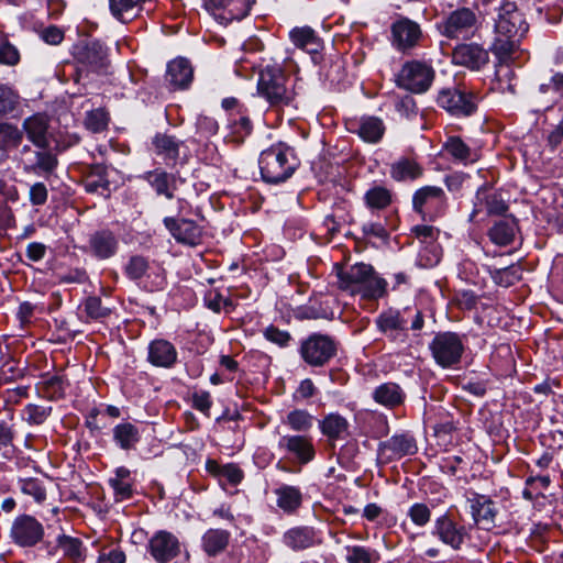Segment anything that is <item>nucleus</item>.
Here are the masks:
<instances>
[{"mask_svg": "<svg viewBox=\"0 0 563 563\" xmlns=\"http://www.w3.org/2000/svg\"><path fill=\"white\" fill-rule=\"evenodd\" d=\"M528 30L529 24L515 2L506 1L499 7L494 24L495 36L489 45V51L499 62L496 66V77L499 78L503 71L508 75L510 70L505 64L511 58L518 42Z\"/></svg>", "mask_w": 563, "mask_h": 563, "instance_id": "obj_1", "label": "nucleus"}, {"mask_svg": "<svg viewBox=\"0 0 563 563\" xmlns=\"http://www.w3.org/2000/svg\"><path fill=\"white\" fill-rule=\"evenodd\" d=\"M339 287L363 299H378L386 294L387 282L378 276L373 266L356 263L338 273Z\"/></svg>", "mask_w": 563, "mask_h": 563, "instance_id": "obj_2", "label": "nucleus"}, {"mask_svg": "<svg viewBox=\"0 0 563 563\" xmlns=\"http://www.w3.org/2000/svg\"><path fill=\"white\" fill-rule=\"evenodd\" d=\"M258 165L262 178L266 183L278 184L294 174L298 162L291 147L278 143L261 153Z\"/></svg>", "mask_w": 563, "mask_h": 563, "instance_id": "obj_3", "label": "nucleus"}, {"mask_svg": "<svg viewBox=\"0 0 563 563\" xmlns=\"http://www.w3.org/2000/svg\"><path fill=\"white\" fill-rule=\"evenodd\" d=\"M257 92L275 108L289 106L295 98V92L287 85V77L278 65H266L260 71Z\"/></svg>", "mask_w": 563, "mask_h": 563, "instance_id": "obj_4", "label": "nucleus"}, {"mask_svg": "<svg viewBox=\"0 0 563 563\" xmlns=\"http://www.w3.org/2000/svg\"><path fill=\"white\" fill-rule=\"evenodd\" d=\"M338 351L336 342L327 334L312 333L305 339L299 349L302 360L310 366L321 367L328 364Z\"/></svg>", "mask_w": 563, "mask_h": 563, "instance_id": "obj_5", "label": "nucleus"}, {"mask_svg": "<svg viewBox=\"0 0 563 563\" xmlns=\"http://www.w3.org/2000/svg\"><path fill=\"white\" fill-rule=\"evenodd\" d=\"M437 27L448 38H468L477 27V15L468 8H461L442 19Z\"/></svg>", "mask_w": 563, "mask_h": 563, "instance_id": "obj_6", "label": "nucleus"}, {"mask_svg": "<svg viewBox=\"0 0 563 563\" xmlns=\"http://www.w3.org/2000/svg\"><path fill=\"white\" fill-rule=\"evenodd\" d=\"M434 79V70L427 63L419 60L407 62L400 69L397 84L399 87L415 92L427 91Z\"/></svg>", "mask_w": 563, "mask_h": 563, "instance_id": "obj_7", "label": "nucleus"}, {"mask_svg": "<svg viewBox=\"0 0 563 563\" xmlns=\"http://www.w3.org/2000/svg\"><path fill=\"white\" fill-rule=\"evenodd\" d=\"M430 350L440 366L451 367L460 362L464 344L457 333L441 332L433 338Z\"/></svg>", "mask_w": 563, "mask_h": 563, "instance_id": "obj_8", "label": "nucleus"}, {"mask_svg": "<svg viewBox=\"0 0 563 563\" xmlns=\"http://www.w3.org/2000/svg\"><path fill=\"white\" fill-rule=\"evenodd\" d=\"M437 103L455 117H467L476 110L474 95L454 87L441 89Z\"/></svg>", "mask_w": 563, "mask_h": 563, "instance_id": "obj_9", "label": "nucleus"}, {"mask_svg": "<svg viewBox=\"0 0 563 563\" xmlns=\"http://www.w3.org/2000/svg\"><path fill=\"white\" fill-rule=\"evenodd\" d=\"M44 536L42 523L30 515L18 516L10 528V538L19 547L31 548Z\"/></svg>", "mask_w": 563, "mask_h": 563, "instance_id": "obj_10", "label": "nucleus"}, {"mask_svg": "<svg viewBox=\"0 0 563 563\" xmlns=\"http://www.w3.org/2000/svg\"><path fill=\"white\" fill-rule=\"evenodd\" d=\"M445 192L438 186H424L418 189L412 197V208L423 219L433 220L442 210Z\"/></svg>", "mask_w": 563, "mask_h": 563, "instance_id": "obj_11", "label": "nucleus"}, {"mask_svg": "<svg viewBox=\"0 0 563 563\" xmlns=\"http://www.w3.org/2000/svg\"><path fill=\"white\" fill-rule=\"evenodd\" d=\"M21 163L26 174L37 176L51 174L57 166V158L48 151H31L25 145L21 151Z\"/></svg>", "mask_w": 563, "mask_h": 563, "instance_id": "obj_12", "label": "nucleus"}, {"mask_svg": "<svg viewBox=\"0 0 563 563\" xmlns=\"http://www.w3.org/2000/svg\"><path fill=\"white\" fill-rule=\"evenodd\" d=\"M150 553L157 563H168L180 553V543L172 532L157 531L150 540Z\"/></svg>", "mask_w": 563, "mask_h": 563, "instance_id": "obj_13", "label": "nucleus"}, {"mask_svg": "<svg viewBox=\"0 0 563 563\" xmlns=\"http://www.w3.org/2000/svg\"><path fill=\"white\" fill-rule=\"evenodd\" d=\"M163 223L178 243L196 246L201 241L202 229L192 220L166 217Z\"/></svg>", "mask_w": 563, "mask_h": 563, "instance_id": "obj_14", "label": "nucleus"}, {"mask_svg": "<svg viewBox=\"0 0 563 563\" xmlns=\"http://www.w3.org/2000/svg\"><path fill=\"white\" fill-rule=\"evenodd\" d=\"M422 37L420 25L409 19H401L391 26L393 45L400 52L417 46Z\"/></svg>", "mask_w": 563, "mask_h": 563, "instance_id": "obj_15", "label": "nucleus"}, {"mask_svg": "<svg viewBox=\"0 0 563 563\" xmlns=\"http://www.w3.org/2000/svg\"><path fill=\"white\" fill-rule=\"evenodd\" d=\"M77 62L92 71H101L108 65L106 47L98 41H88L76 46Z\"/></svg>", "mask_w": 563, "mask_h": 563, "instance_id": "obj_16", "label": "nucleus"}, {"mask_svg": "<svg viewBox=\"0 0 563 563\" xmlns=\"http://www.w3.org/2000/svg\"><path fill=\"white\" fill-rule=\"evenodd\" d=\"M454 64L479 70L489 62L488 51L476 43L457 45L452 53Z\"/></svg>", "mask_w": 563, "mask_h": 563, "instance_id": "obj_17", "label": "nucleus"}, {"mask_svg": "<svg viewBox=\"0 0 563 563\" xmlns=\"http://www.w3.org/2000/svg\"><path fill=\"white\" fill-rule=\"evenodd\" d=\"M277 446L280 451L294 455L300 464H308L316 455L312 440L303 435H282Z\"/></svg>", "mask_w": 563, "mask_h": 563, "instance_id": "obj_18", "label": "nucleus"}, {"mask_svg": "<svg viewBox=\"0 0 563 563\" xmlns=\"http://www.w3.org/2000/svg\"><path fill=\"white\" fill-rule=\"evenodd\" d=\"M376 324L379 331L393 341L406 342L408 320L402 312L396 310L383 312L376 319Z\"/></svg>", "mask_w": 563, "mask_h": 563, "instance_id": "obj_19", "label": "nucleus"}, {"mask_svg": "<svg viewBox=\"0 0 563 563\" xmlns=\"http://www.w3.org/2000/svg\"><path fill=\"white\" fill-rule=\"evenodd\" d=\"M178 353L173 343L155 339L147 347V361L155 367L170 368L177 363Z\"/></svg>", "mask_w": 563, "mask_h": 563, "instance_id": "obj_20", "label": "nucleus"}, {"mask_svg": "<svg viewBox=\"0 0 563 563\" xmlns=\"http://www.w3.org/2000/svg\"><path fill=\"white\" fill-rule=\"evenodd\" d=\"M283 543L292 551H303L321 543L312 527L298 526L288 529L283 534Z\"/></svg>", "mask_w": 563, "mask_h": 563, "instance_id": "obj_21", "label": "nucleus"}, {"mask_svg": "<svg viewBox=\"0 0 563 563\" xmlns=\"http://www.w3.org/2000/svg\"><path fill=\"white\" fill-rule=\"evenodd\" d=\"M119 247V241L109 230L97 231L90 235L88 252L98 260L112 257Z\"/></svg>", "mask_w": 563, "mask_h": 563, "instance_id": "obj_22", "label": "nucleus"}, {"mask_svg": "<svg viewBox=\"0 0 563 563\" xmlns=\"http://www.w3.org/2000/svg\"><path fill=\"white\" fill-rule=\"evenodd\" d=\"M154 153L159 156L167 166H175L180 157V148L184 143L173 135L157 133L152 141Z\"/></svg>", "mask_w": 563, "mask_h": 563, "instance_id": "obj_23", "label": "nucleus"}, {"mask_svg": "<svg viewBox=\"0 0 563 563\" xmlns=\"http://www.w3.org/2000/svg\"><path fill=\"white\" fill-rule=\"evenodd\" d=\"M22 128V131L26 133L29 141L32 142L36 147L41 150L48 147V118L46 115L37 113L29 117L23 121Z\"/></svg>", "mask_w": 563, "mask_h": 563, "instance_id": "obj_24", "label": "nucleus"}, {"mask_svg": "<svg viewBox=\"0 0 563 563\" xmlns=\"http://www.w3.org/2000/svg\"><path fill=\"white\" fill-rule=\"evenodd\" d=\"M380 450L389 460L401 459L405 455H413L418 448L413 437L401 433L395 434L382 443Z\"/></svg>", "mask_w": 563, "mask_h": 563, "instance_id": "obj_25", "label": "nucleus"}, {"mask_svg": "<svg viewBox=\"0 0 563 563\" xmlns=\"http://www.w3.org/2000/svg\"><path fill=\"white\" fill-rule=\"evenodd\" d=\"M439 539L457 550L464 541L463 528H459L448 516H441L435 520L434 530L432 532Z\"/></svg>", "mask_w": 563, "mask_h": 563, "instance_id": "obj_26", "label": "nucleus"}, {"mask_svg": "<svg viewBox=\"0 0 563 563\" xmlns=\"http://www.w3.org/2000/svg\"><path fill=\"white\" fill-rule=\"evenodd\" d=\"M143 178L150 184V186L158 196H164L169 200L174 198V191L177 189L176 175L157 168L151 172H146L143 175Z\"/></svg>", "mask_w": 563, "mask_h": 563, "instance_id": "obj_27", "label": "nucleus"}, {"mask_svg": "<svg viewBox=\"0 0 563 563\" xmlns=\"http://www.w3.org/2000/svg\"><path fill=\"white\" fill-rule=\"evenodd\" d=\"M320 430L332 448L334 442L349 435V421L339 413H329L319 422Z\"/></svg>", "mask_w": 563, "mask_h": 563, "instance_id": "obj_28", "label": "nucleus"}, {"mask_svg": "<svg viewBox=\"0 0 563 563\" xmlns=\"http://www.w3.org/2000/svg\"><path fill=\"white\" fill-rule=\"evenodd\" d=\"M194 70L186 58H177L167 65L166 80L174 88H186L192 80Z\"/></svg>", "mask_w": 563, "mask_h": 563, "instance_id": "obj_29", "label": "nucleus"}, {"mask_svg": "<svg viewBox=\"0 0 563 563\" xmlns=\"http://www.w3.org/2000/svg\"><path fill=\"white\" fill-rule=\"evenodd\" d=\"M255 0H206L205 8L208 11L223 9L230 15V19L241 20L245 18Z\"/></svg>", "mask_w": 563, "mask_h": 563, "instance_id": "obj_30", "label": "nucleus"}, {"mask_svg": "<svg viewBox=\"0 0 563 563\" xmlns=\"http://www.w3.org/2000/svg\"><path fill=\"white\" fill-rule=\"evenodd\" d=\"M373 399L389 409H393L404 402L405 393L396 383H384L373 390Z\"/></svg>", "mask_w": 563, "mask_h": 563, "instance_id": "obj_31", "label": "nucleus"}, {"mask_svg": "<svg viewBox=\"0 0 563 563\" xmlns=\"http://www.w3.org/2000/svg\"><path fill=\"white\" fill-rule=\"evenodd\" d=\"M483 206L487 214H503L507 210V205L500 195L487 190H478L471 219H474L483 210Z\"/></svg>", "mask_w": 563, "mask_h": 563, "instance_id": "obj_32", "label": "nucleus"}, {"mask_svg": "<svg viewBox=\"0 0 563 563\" xmlns=\"http://www.w3.org/2000/svg\"><path fill=\"white\" fill-rule=\"evenodd\" d=\"M114 443L124 451H131L136 448L141 440L139 428L131 422H121L112 429Z\"/></svg>", "mask_w": 563, "mask_h": 563, "instance_id": "obj_33", "label": "nucleus"}, {"mask_svg": "<svg viewBox=\"0 0 563 563\" xmlns=\"http://www.w3.org/2000/svg\"><path fill=\"white\" fill-rule=\"evenodd\" d=\"M23 131L18 126L0 122V162L9 157V153L20 146Z\"/></svg>", "mask_w": 563, "mask_h": 563, "instance_id": "obj_34", "label": "nucleus"}, {"mask_svg": "<svg viewBox=\"0 0 563 563\" xmlns=\"http://www.w3.org/2000/svg\"><path fill=\"white\" fill-rule=\"evenodd\" d=\"M444 150L460 163L464 165L472 164L478 161V151L471 148L459 136H450L444 143Z\"/></svg>", "mask_w": 563, "mask_h": 563, "instance_id": "obj_35", "label": "nucleus"}, {"mask_svg": "<svg viewBox=\"0 0 563 563\" xmlns=\"http://www.w3.org/2000/svg\"><path fill=\"white\" fill-rule=\"evenodd\" d=\"M423 168L412 158L400 157L390 166V176L397 181L415 180L422 176Z\"/></svg>", "mask_w": 563, "mask_h": 563, "instance_id": "obj_36", "label": "nucleus"}, {"mask_svg": "<svg viewBox=\"0 0 563 563\" xmlns=\"http://www.w3.org/2000/svg\"><path fill=\"white\" fill-rule=\"evenodd\" d=\"M276 504L286 514H294L301 506L302 494L298 487L283 485L275 489Z\"/></svg>", "mask_w": 563, "mask_h": 563, "instance_id": "obj_37", "label": "nucleus"}, {"mask_svg": "<svg viewBox=\"0 0 563 563\" xmlns=\"http://www.w3.org/2000/svg\"><path fill=\"white\" fill-rule=\"evenodd\" d=\"M472 516L476 522H485L492 525L495 518L494 503L485 495L473 494L468 498Z\"/></svg>", "mask_w": 563, "mask_h": 563, "instance_id": "obj_38", "label": "nucleus"}, {"mask_svg": "<svg viewBox=\"0 0 563 563\" xmlns=\"http://www.w3.org/2000/svg\"><path fill=\"white\" fill-rule=\"evenodd\" d=\"M355 132L365 142L377 143L385 133V125L379 118L365 117L360 120Z\"/></svg>", "mask_w": 563, "mask_h": 563, "instance_id": "obj_39", "label": "nucleus"}, {"mask_svg": "<svg viewBox=\"0 0 563 563\" xmlns=\"http://www.w3.org/2000/svg\"><path fill=\"white\" fill-rule=\"evenodd\" d=\"M145 1L146 0H109V9L117 20L126 23L139 14Z\"/></svg>", "mask_w": 563, "mask_h": 563, "instance_id": "obj_40", "label": "nucleus"}, {"mask_svg": "<svg viewBox=\"0 0 563 563\" xmlns=\"http://www.w3.org/2000/svg\"><path fill=\"white\" fill-rule=\"evenodd\" d=\"M289 37L295 46L305 49L308 53H317L321 46L316 32L309 26L292 29L289 32Z\"/></svg>", "mask_w": 563, "mask_h": 563, "instance_id": "obj_41", "label": "nucleus"}, {"mask_svg": "<svg viewBox=\"0 0 563 563\" xmlns=\"http://www.w3.org/2000/svg\"><path fill=\"white\" fill-rule=\"evenodd\" d=\"M109 484L114 490L117 500H124L132 496V478L129 468L118 467L114 476L109 479Z\"/></svg>", "mask_w": 563, "mask_h": 563, "instance_id": "obj_42", "label": "nucleus"}, {"mask_svg": "<svg viewBox=\"0 0 563 563\" xmlns=\"http://www.w3.org/2000/svg\"><path fill=\"white\" fill-rule=\"evenodd\" d=\"M57 545L62 549L64 556L73 563L84 562L86 558V549L84 548L81 540L62 534L57 538Z\"/></svg>", "mask_w": 563, "mask_h": 563, "instance_id": "obj_43", "label": "nucleus"}, {"mask_svg": "<svg viewBox=\"0 0 563 563\" xmlns=\"http://www.w3.org/2000/svg\"><path fill=\"white\" fill-rule=\"evenodd\" d=\"M230 533L225 530L210 529L202 537V545L208 555H217L229 543Z\"/></svg>", "mask_w": 563, "mask_h": 563, "instance_id": "obj_44", "label": "nucleus"}, {"mask_svg": "<svg viewBox=\"0 0 563 563\" xmlns=\"http://www.w3.org/2000/svg\"><path fill=\"white\" fill-rule=\"evenodd\" d=\"M493 280L503 287H510L518 283L522 277V269L519 265L494 269L490 272Z\"/></svg>", "mask_w": 563, "mask_h": 563, "instance_id": "obj_45", "label": "nucleus"}, {"mask_svg": "<svg viewBox=\"0 0 563 563\" xmlns=\"http://www.w3.org/2000/svg\"><path fill=\"white\" fill-rule=\"evenodd\" d=\"M364 199L371 209H385L391 202V194L385 187L375 186L366 191Z\"/></svg>", "mask_w": 563, "mask_h": 563, "instance_id": "obj_46", "label": "nucleus"}, {"mask_svg": "<svg viewBox=\"0 0 563 563\" xmlns=\"http://www.w3.org/2000/svg\"><path fill=\"white\" fill-rule=\"evenodd\" d=\"M313 417L306 410L296 409L290 411L285 419V423L297 432L308 431L312 427Z\"/></svg>", "mask_w": 563, "mask_h": 563, "instance_id": "obj_47", "label": "nucleus"}, {"mask_svg": "<svg viewBox=\"0 0 563 563\" xmlns=\"http://www.w3.org/2000/svg\"><path fill=\"white\" fill-rule=\"evenodd\" d=\"M488 235L495 244L508 245L515 238V228L507 221H499L489 230Z\"/></svg>", "mask_w": 563, "mask_h": 563, "instance_id": "obj_48", "label": "nucleus"}, {"mask_svg": "<svg viewBox=\"0 0 563 563\" xmlns=\"http://www.w3.org/2000/svg\"><path fill=\"white\" fill-rule=\"evenodd\" d=\"M65 382L60 376H51L41 383V393L48 399H59L65 394Z\"/></svg>", "mask_w": 563, "mask_h": 563, "instance_id": "obj_49", "label": "nucleus"}, {"mask_svg": "<svg viewBox=\"0 0 563 563\" xmlns=\"http://www.w3.org/2000/svg\"><path fill=\"white\" fill-rule=\"evenodd\" d=\"M19 487L24 495L33 497L38 504L46 499V489L37 478H22L19 481Z\"/></svg>", "mask_w": 563, "mask_h": 563, "instance_id": "obj_50", "label": "nucleus"}, {"mask_svg": "<svg viewBox=\"0 0 563 563\" xmlns=\"http://www.w3.org/2000/svg\"><path fill=\"white\" fill-rule=\"evenodd\" d=\"M85 312L87 318L91 320H102L110 316L111 309L102 305L101 298L97 296H90L85 300L84 303Z\"/></svg>", "mask_w": 563, "mask_h": 563, "instance_id": "obj_51", "label": "nucleus"}, {"mask_svg": "<svg viewBox=\"0 0 563 563\" xmlns=\"http://www.w3.org/2000/svg\"><path fill=\"white\" fill-rule=\"evenodd\" d=\"M109 117L103 109L89 111L85 118V126L92 133H100L108 128Z\"/></svg>", "mask_w": 563, "mask_h": 563, "instance_id": "obj_52", "label": "nucleus"}, {"mask_svg": "<svg viewBox=\"0 0 563 563\" xmlns=\"http://www.w3.org/2000/svg\"><path fill=\"white\" fill-rule=\"evenodd\" d=\"M345 552L349 563H375V552L365 547L347 545Z\"/></svg>", "mask_w": 563, "mask_h": 563, "instance_id": "obj_53", "label": "nucleus"}, {"mask_svg": "<svg viewBox=\"0 0 563 563\" xmlns=\"http://www.w3.org/2000/svg\"><path fill=\"white\" fill-rule=\"evenodd\" d=\"M19 62V51L9 42L8 37L0 32V64L14 66Z\"/></svg>", "mask_w": 563, "mask_h": 563, "instance_id": "obj_54", "label": "nucleus"}, {"mask_svg": "<svg viewBox=\"0 0 563 563\" xmlns=\"http://www.w3.org/2000/svg\"><path fill=\"white\" fill-rule=\"evenodd\" d=\"M18 103V93L8 86H0V115L12 112Z\"/></svg>", "mask_w": 563, "mask_h": 563, "instance_id": "obj_55", "label": "nucleus"}, {"mask_svg": "<svg viewBox=\"0 0 563 563\" xmlns=\"http://www.w3.org/2000/svg\"><path fill=\"white\" fill-rule=\"evenodd\" d=\"M408 516L415 525L423 527L430 521L431 511L426 504L416 503L409 508Z\"/></svg>", "mask_w": 563, "mask_h": 563, "instance_id": "obj_56", "label": "nucleus"}, {"mask_svg": "<svg viewBox=\"0 0 563 563\" xmlns=\"http://www.w3.org/2000/svg\"><path fill=\"white\" fill-rule=\"evenodd\" d=\"M148 269L147 261L142 256H133L130 258L125 273L131 279H140L142 278Z\"/></svg>", "mask_w": 563, "mask_h": 563, "instance_id": "obj_57", "label": "nucleus"}, {"mask_svg": "<svg viewBox=\"0 0 563 563\" xmlns=\"http://www.w3.org/2000/svg\"><path fill=\"white\" fill-rule=\"evenodd\" d=\"M196 129L199 134L205 137H209L217 134L219 124L216 119L206 114H200L196 121Z\"/></svg>", "mask_w": 563, "mask_h": 563, "instance_id": "obj_58", "label": "nucleus"}, {"mask_svg": "<svg viewBox=\"0 0 563 563\" xmlns=\"http://www.w3.org/2000/svg\"><path fill=\"white\" fill-rule=\"evenodd\" d=\"M231 129L232 132L236 134V137L243 139L251 133L252 122L249 117L239 111L238 117L231 119Z\"/></svg>", "mask_w": 563, "mask_h": 563, "instance_id": "obj_59", "label": "nucleus"}, {"mask_svg": "<svg viewBox=\"0 0 563 563\" xmlns=\"http://www.w3.org/2000/svg\"><path fill=\"white\" fill-rule=\"evenodd\" d=\"M51 411L52 407L29 405L25 408V412L27 415L26 420L34 424H41L47 419V417L51 415Z\"/></svg>", "mask_w": 563, "mask_h": 563, "instance_id": "obj_60", "label": "nucleus"}, {"mask_svg": "<svg viewBox=\"0 0 563 563\" xmlns=\"http://www.w3.org/2000/svg\"><path fill=\"white\" fill-rule=\"evenodd\" d=\"M102 168L98 167V178L90 175L86 178L84 186L87 192L95 194L109 189V181L101 175Z\"/></svg>", "mask_w": 563, "mask_h": 563, "instance_id": "obj_61", "label": "nucleus"}, {"mask_svg": "<svg viewBox=\"0 0 563 563\" xmlns=\"http://www.w3.org/2000/svg\"><path fill=\"white\" fill-rule=\"evenodd\" d=\"M48 191L43 183H35L31 186L29 198L33 206H42L46 202Z\"/></svg>", "mask_w": 563, "mask_h": 563, "instance_id": "obj_62", "label": "nucleus"}, {"mask_svg": "<svg viewBox=\"0 0 563 563\" xmlns=\"http://www.w3.org/2000/svg\"><path fill=\"white\" fill-rule=\"evenodd\" d=\"M212 401L208 391L195 393L192 396V406L195 409L201 411L206 416H209Z\"/></svg>", "mask_w": 563, "mask_h": 563, "instance_id": "obj_63", "label": "nucleus"}, {"mask_svg": "<svg viewBox=\"0 0 563 563\" xmlns=\"http://www.w3.org/2000/svg\"><path fill=\"white\" fill-rule=\"evenodd\" d=\"M265 338L273 342L278 344L279 346H285L290 340V335L286 331H282L275 327H268L264 332Z\"/></svg>", "mask_w": 563, "mask_h": 563, "instance_id": "obj_64", "label": "nucleus"}]
</instances>
